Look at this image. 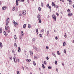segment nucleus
I'll return each instance as SVG.
<instances>
[{
	"label": "nucleus",
	"instance_id": "nucleus-1",
	"mask_svg": "<svg viewBox=\"0 0 74 74\" xmlns=\"http://www.w3.org/2000/svg\"><path fill=\"white\" fill-rule=\"evenodd\" d=\"M53 19H54L55 21L56 22V16H55V14H53L52 15Z\"/></svg>",
	"mask_w": 74,
	"mask_h": 74
},
{
	"label": "nucleus",
	"instance_id": "nucleus-2",
	"mask_svg": "<svg viewBox=\"0 0 74 74\" xmlns=\"http://www.w3.org/2000/svg\"><path fill=\"white\" fill-rule=\"evenodd\" d=\"M22 14L23 15H26V12L25 10H23L22 12Z\"/></svg>",
	"mask_w": 74,
	"mask_h": 74
},
{
	"label": "nucleus",
	"instance_id": "nucleus-3",
	"mask_svg": "<svg viewBox=\"0 0 74 74\" xmlns=\"http://www.w3.org/2000/svg\"><path fill=\"white\" fill-rule=\"evenodd\" d=\"M10 21V19H9V18H7L6 19V22L7 23H8L9 22V21Z\"/></svg>",
	"mask_w": 74,
	"mask_h": 74
},
{
	"label": "nucleus",
	"instance_id": "nucleus-4",
	"mask_svg": "<svg viewBox=\"0 0 74 74\" xmlns=\"http://www.w3.org/2000/svg\"><path fill=\"white\" fill-rule=\"evenodd\" d=\"M21 0H16V5L17 6L18 5V1H20Z\"/></svg>",
	"mask_w": 74,
	"mask_h": 74
},
{
	"label": "nucleus",
	"instance_id": "nucleus-5",
	"mask_svg": "<svg viewBox=\"0 0 74 74\" xmlns=\"http://www.w3.org/2000/svg\"><path fill=\"white\" fill-rule=\"evenodd\" d=\"M15 59H16V58L15 57H14L13 58V59H14V63H16V60L15 61Z\"/></svg>",
	"mask_w": 74,
	"mask_h": 74
},
{
	"label": "nucleus",
	"instance_id": "nucleus-6",
	"mask_svg": "<svg viewBox=\"0 0 74 74\" xmlns=\"http://www.w3.org/2000/svg\"><path fill=\"white\" fill-rule=\"evenodd\" d=\"M18 52H21V48H20V47H19L18 48Z\"/></svg>",
	"mask_w": 74,
	"mask_h": 74
},
{
	"label": "nucleus",
	"instance_id": "nucleus-7",
	"mask_svg": "<svg viewBox=\"0 0 74 74\" xmlns=\"http://www.w3.org/2000/svg\"><path fill=\"white\" fill-rule=\"evenodd\" d=\"M29 52L31 55H33V51H30Z\"/></svg>",
	"mask_w": 74,
	"mask_h": 74
},
{
	"label": "nucleus",
	"instance_id": "nucleus-8",
	"mask_svg": "<svg viewBox=\"0 0 74 74\" xmlns=\"http://www.w3.org/2000/svg\"><path fill=\"white\" fill-rule=\"evenodd\" d=\"M14 26L16 27V25H17L18 24L17 23H14Z\"/></svg>",
	"mask_w": 74,
	"mask_h": 74
},
{
	"label": "nucleus",
	"instance_id": "nucleus-9",
	"mask_svg": "<svg viewBox=\"0 0 74 74\" xmlns=\"http://www.w3.org/2000/svg\"><path fill=\"white\" fill-rule=\"evenodd\" d=\"M28 28L29 29H30L31 28V25H30V24H29L28 25Z\"/></svg>",
	"mask_w": 74,
	"mask_h": 74
},
{
	"label": "nucleus",
	"instance_id": "nucleus-10",
	"mask_svg": "<svg viewBox=\"0 0 74 74\" xmlns=\"http://www.w3.org/2000/svg\"><path fill=\"white\" fill-rule=\"evenodd\" d=\"M72 14H73V13H69L68 14V15L69 16H72Z\"/></svg>",
	"mask_w": 74,
	"mask_h": 74
},
{
	"label": "nucleus",
	"instance_id": "nucleus-11",
	"mask_svg": "<svg viewBox=\"0 0 74 74\" xmlns=\"http://www.w3.org/2000/svg\"><path fill=\"white\" fill-rule=\"evenodd\" d=\"M3 33H4L5 36H7V34L4 31L3 32Z\"/></svg>",
	"mask_w": 74,
	"mask_h": 74
},
{
	"label": "nucleus",
	"instance_id": "nucleus-12",
	"mask_svg": "<svg viewBox=\"0 0 74 74\" xmlns=\"http://www.w3.org/2000/svg\"><path fill=\"white\" fill-rule=\"evenodd\" d=\"M0 46L1 48H3V44L1 42H0Z\"/></svg>",
	"mask_w": 74,
	"mask_h": 74
},
{
	"label": "nucleus",
	"instance_id": "nucleus-13",
	"mask_svg": "<svg viewBox=\"0 0 74 74\" xmlns=\"http://www.w3.org/2000/svg\"><path fill=\"white\" fill-rule=\"evenodd\" d=\"M68 1L69 2V4H70V5H71V2H72V1L71 0H68Z\"/></svg>",
	"mask_w": 74,
	"mask_h": 74
},
{
	"label": "nucleus",
	"instance_id": "nucleus-14",
	"mask_svg": "<svg viewBox=\"0 0 74 74\" xmlns=\"http://www.w3.org/2000/svg\"><path fill=\"white\" fill-rule=\"evenodd\" d=\"M8 27L7 26V25H6L5 27V30H8Z\"/></svg>",
	"mask_w": 74,
	"mask_h": 74
},
{
	"label": "nucleus",
	"instance_id": "nucleus-15",
	"mask_svg": "<svg viewBox=\"0 0 74 74\" xmlns=\"http://www.w3.org/2000/svg\"><path fill=\"white\" fill-rule=\"evenodd\" d=\"M26 24H25L23 25V29H25L26 28Z\"/></svg>",
	"mask_w": 74,
	"mask_h": 74
},
{
	"label": "nucleus",
	"instance_id": "nucleus-16",
	"mask_svg": "<svg viewBox=\"0 0 74 74\" xmlns=\"http://www.w3.org/2000/svg\"><path fill=\"white\" fill-rule=\"evenodd\" d=\"M37 18L38 19L40 18V14H38V15L37 16Z\"/></svg>",
	"mask_w": 74,
	"mask_h": 74
},
{
	"label": "nucleus",
	"instance_id": "nucleus-17",
	"mask_svg": "<svg viewBox=\"0 0 74 74\" xmlns=\"http://www.w3.org/2000/svg\"><path fill=\"white\" fill-rule=\"evenodd\" d=\"M52 54L53 56H54L55 57H56V55H55V53H54L53 52L52 53Z\"/></svg>",
	"mask_w": 74,
	"mask_h": 74
},
{
	"label": "nucleus",
	"instance_id": "nucleus-18",
	"mask_svg": "<svg viewBox=\"0 0 74 74\" xmlns=\"http://www.w3.org/2000/svg\"><path fill=\"white\" fill-rule=\"evenodd\" d=\"M57 55H60V53L58 51L57 52Z\"/></svg>",
	"mask_w": 74,
	"mask_h": 74
},
{
	"label": "nucleus",
	"instance_id": "nucleus-19",
	"mask_svg": "<svg viewBox=\"0 0 74 74\" xmlns=\"http://www.w3.org/2000/svg\"><path fill=\"white\" fill-rule=\"evenodd\" d=\"M38 20L39 21V23H41V20L40 19V18H38Z\"/></svg>",
	"mask_w": 74,
	"mask_h": 74
},
{
	"label": "nucleus",
	"instance_id": "nucleus-20",
	"mask_svg": "<svg viewBox=\"0 0 74 74\" xmlns=\"http://www.w3.org/2000/svg\"><path fill=\"white\" fill-rule=\"evenodd\" d=\"M14 47H16H16H17V45H16V43H14Z\"/></svg>",
	"mask_w": 74,
	"mask_h": 74
},
{
	"label": "nucleus",
	"instance_id": "nucleus-21",
	"mask_svg": "<svg viewBox=\"0 0 74 74\" xmlns=\"http://www.w3.org/2000/svg\"><path fill=\"white\" fill-rule=\"evenodd\" d=\"M33 48H34V49L36 50H37V47H34V46H33Z\"/></svg>",
	"mask_w": 74,
	"mask_h": 74
},
{
	"label": "nucleus",
	"instance_id": "nucleus-22",
	"mask_svg": "<svg viewBox=\"0 0 74 74\" xmlns=\"http://www.w3.org/2000/svg\"><path fill=\"white\" fill-rule=\"evenodd\" d=\"M2 28H0V32L1 33H2Z\"/></svg>",
	"mask_w": 74,
	"mask_h": 74
},
{
	"label": "nucleus",
	"instance_id": "nucleus-23",
	"mask_svg": "<svg viewBox=\"0 0 74 74\" xmlns=\"http://www.w3.org/2000/svg\"><path fill=\"white\" fill-rule=\"evenodd\" d=\"M21 36H23V32L22 31H21Z\"/></svg>",
	"mask_w": 74,
	"mask_h": 74
},
{
	"label": "nucleus",
	"instance_id": "nucleus-24",
	"mask_svg": "<svg viewBox=\"0 0 74 74\" xmlns=\"http://www.w3.org/2000/svg\"><path fill=\"white\" fill-rule=\"evenodd\" d=\"M14 39L15 40H16V35H14Z\"/></svg>",
	"mask_w": 74,
	"mask_h": 74
},
{
	"label": "nucleus",
	"instance_id": "nucleus-25",
	"mask_svg": "<svg viewBox=\"0 0 74 74\" xmlns=\"http://www.w3.org/2000/svg\"><path fill=\"white\" fill-rule=\"evenodd\" d=\"M36 32L37 34H38V29H36Z\"/></svg>",
	"mask_w": 74,
	"mask_h": 74
},
{
	"label": "nucleus",
	"instance_id": "nucleus-26",
	"mask_svg": "<svg viewBox=\"0 0 74 74\" xmlns=\"http://www.w3.org/2000/svg\"><path fill=\"white\" fill-rule=\"evenodd\" d=\"M42 66L43 69H45V66H44V65L43 64H42Z\"/></svg>",
	"mask_w": 74,
	"mask_h": 74
},
{
	"label": "nucleus",
	"instance_id": "nucleus-27",
	"mask_svg": "<svg viewBox=\"0 0 74 74\" xmlns=\"http://www.w3.org/2000/svg\"><path fill=\"white\" fill-rule=\"evenodd\" d=\"M2 10H5V7H3L2 8Z\"/></svg>",
	"mask_w": 74,
	"mask_h": 74
},
{
	"label": "nucleus",
	"instance_id": "nucleus-28",
	"mask_svg": "<svg viewBox=\"0 0 74 74\" xmlns=\"http://www.w3.org/2000/svg\"><path fill=\"white\" fill-rule=\"evenodd\" d=\"M48 69H49V70H51L52 69V67L51 66H49L48 67Z\"/></svg>",
	"mask_w": 74,
	"mask_h": 74
},
{
	"label": "nucleus",
	"instance_id": "nucleus-29",
	"mask_svg": "<svg viewBox=\"0 0 74 74\" xmlns=\"http://www.w3.org/2000/svg\"><path fill=\"white\" fill-rule=\"evenodd\" d=\"M41 5L42 7L44 6V4H43V3H42V2H41Z\"/></svg>",
	"mask_w": 74,
	"mask_h": 74
},
{
	"label": "nucleus",
	"instance_id": "nucleus-30",
	"mask_svg": "<svg viewBox=\"0 0 74 74\" xmlns=\"http://www.w3.org/2000/svg\"><path fill=\"white\" fill-rule=\"evenodd\" d=\"M66 49H64V53H66Z\"/></svg>",
	"mask_w": 74,
	"mask_h": 74
},
{
	"label": "nucleus",
	"instance_id": "nucleus-31",
	"mask_svg": "<svg viewBox=\"0 0 74 74\" xmlns=\"http://www.w3.org/2000/svg\"><path fill=\"white\" fill-rule=\"evenodd\" d=\"M64 36L65 38H66V37H67V35L66 33H65V35H64Z\"/></svg>",
	"mask_w": 74,
	"mask_h": 74
},
{
	"label": "nucleus",
	"instance_id": "nucleus-32",
	"mask_svg": "<svg viewBox=\"0 0 74 74\" xmlns=\"http://www.w3.org/2000/svg\"><path fill=\"white\" fill-rule=\"evenodd\" d=\"M12 52L13 53H15V50L14 49H13L12 51Z\"/></svg>",
	"mask_w": 74,
	"mask_h": 74
},
{
	"label": "nucleus",
	"instance_id": "nucleus-33",
	"mask_svg": "<svg viewBox=\"0 0 74 74\" xmlns=\"http://www.w3.org/2000/svg\"><path fill=\"white\" fill-rule=\"evenodd\" d=\"M65 45H66V42H64L63 43V46H64H64H65Z\"/></svg>",
	"mask_w": 74,
	"mask_h": 74
},
{
	"label": "nucleus",
	"instance_id": "nucleus-34",
	"mask_svg": "<svg viewBox=\"0 0 74 74\" xmlns=\"http://www.w3.org/2000/svg\"><path fill=\"white\" fill-rule=\"evenodd\" d=\"M33 64L34 66H36V62L35 61H33Z\"/></svg>",
	"mask_w": 74,
	"mask_h": 74
},
{
	"label": "nucleus",
	"instance_id": "nucleus-35",
	"mask_svg": "<svg viewBox=\"0 0 74 74\" xmlns=\"http://www.w3.org/2000/svg\"><path fill=\"white\" fill-rule=\"evenodd\" d=\"M55 4H54V3H53V2L52 3V7H53V6Z\"/></svg>",
	"mask_w": 74,
	"mask_h": 74
},
{
	"label": "nucleus",
	"instance_id": "nucleus-36",
	"mask_svg": "<svg viewBox=\"0 0 74 74\" xmlns=\"http://www.w3.org/2000/svg\"><path fill=\"white\" fill-rule=\"evenodd\" d=\"M44 63L45 65H46V64H47V62L45 61H44Z\"/></svg>",
	"mask_w": 74,
	"mask_h": 74
},
{
	"label": "nucleus",
	"instance_id": "nucleus-37",
	"mask_svg": "<svg viewBox=\"0 0 74 74\" xmlns=\"http://www.w3.org/2000/svg\"><path fill=\"white\" fill-rule=\"evenodd\" d=\"M39 36L40 37H42V35L41 34H39Z\"/></svg>",
	"mask_w": 74,
	"mask_h": 74
},
{
	"label": "nucleus",
	"instance_id": "nucleus-38",
	"mask_svg": "<svg viewBox=\"0 0 74 74\" xmlns=\"http://www.w3.org/2000/svg\"><path fill=\"white\" fill-rule=\"evenodd\" d=\"M55 64H58V63H57V61L56 60L55 61Z\"/></svg>",
	"mask_w": 74,
	"mask_h": 74
},
{
	"label": "nucleus",
	"instance_id": "nucleus-39",
	"mask_svg": "<svg viewBox=\"0 0 74 74\" xmlns=\"http://www.w3.org/2000/svg\"><path fill=\"white\" fill-rule=\"evenodd\" d=\"M34 59H36V60L37 59V56H35L34 57Z\"/></svg>",
	"mask_w": 74,
	"mask_h": 74
},
{
	"label": "nucleus",
	"instance_id": "nucleus-40",
	"mask_svg": "<svg viewBox=\"0 0 74 74\" xmlns=\"http://www.w3.org/2000/svg\"><path fill=\"white\" fill-rule=\"evenodd\" d=\"M44 29H42L41 30V32L42 33H43L44 32Z\"/></svg>",
	"mask_w": 74,
	"mask_h": 74
},
{
	"label": "nucleus",
	"instance_id": "nucleus-41",
	"mask_svg": "<svg viewBox=\"0 0 74 74\" xmlns=\"http://www.w3.org/2000/svg\"><path fill=\"white\" fill-rule=\"evenodd\" d=\"M49 34V31H48L47 32V35H48V34Z\"/></svg>",
	"mask_w": 74,
	"mask_h": 74
},
{
	"label": "nucleus",
	"instance_id": "nucleus-42",
	"mask_svg": "<svg viewBox=\"0 0 74 74\" xmlns=\"http://www.w3.org/2000/svg\"><path fill=\"white\" fill-rule=\"evenodd\" d=\"M35 40H36V39H35V38H33L32 39L33 41H35Z\"/></svg>",
	"mask_w": 74,
	"mask_h": 74
},
{
	"label": "nucleus",
	"instance_id": "nucleus-43",
	"mask_svg": "<svg viewBox=\"0 0 74 74\" xmlns=\"http://www.w3.org/2000/svg\"><path fill=\"white\" fill-rule=\"evenodd\" d=\"M49 6V4L48 3L47 4V7L48 8Z\"/></svg>",
	"mask_w": 74,
	"mask_h": 74
},
{
	"label": "nucleus",
	"instance_id": "nucleus-44",
	"mask_svg": "<svg viewBox=\"0 0 74 74\" xmlns=\"http://www.w3.org/2000/svg\"><path fill=\"white\" fill-rule=\"evenodd\" d=\"M7 33H10V30H8L7 31Z\"/></svg>",
	"mask_w": 74,
	"mask_h": 74
},
{
	"label": "nucleus",
	"instance_id": "nucleus-45",
	"mask_svg": "<svg viewBox=\"0 0 74 74\" xmlns=\"http://www.w3.org/2000/svg\"><path fill=\"white\" fill-rule=\"evenodd\" d=\"M41 9L40 8V7H39L38 8L39 11H41Z\"/></svg>",
	"mask_w": 74,
	"mask_h": 74
},
{
	"label": "nucleus",
	"instance_id": "nucleus-46",
	"mask_svg": "<svg viewBox=\"0 0 74 74\" xmlns=\"http://www.w3.org/2000/svg\"><path fill=\"white\" fill-rule=\"evenodd\" d=\"M56 15L57 16H59V13H58V12H56Z\"/></svg>",
	"mask_w": 74,
	"mask_h": 74
},
{
	"label": "nucleus",
	"instance_id": "nucleus-47",
	"mask_svg": "<svg viewBox=\"0 0 74 74\" xmlns=\"http://www.w3.org/2000/svg\"><path fill=\"white\" fill-rule=\"evenodd\" d=\"M46 48L47 49H49L48 48V46H46Z\"/></svg>",
	"mask_w": 74,
	"mask_h": 74
},
{
	"label": "nucleus",
	"instance_id": "nucleus-48",
	"mask_svg": "<svg viewBox=\"0 0 74 74\" xmlns=\"http://www.w3.org/2000/svg\"><path fill=\"white\" fill-rule=\"evenodd\" d=\"M15 7H14L13 8V9H12V10L13 11H15Z\"/></svg>",
	"mask_w": 74,
	"mask_h": 74
},
{
	"label": "nucleus",
	"instance_id": "nucleus-49",
	"mask_svg": "<svg viewBox=\"0 0 74 74\" xmlns=\"http://www.w3.org/2000/svg\"><path fill=\"white\" fill-rule=\"evenodd\" d=\"M55 39L56 40H58V38L57 36H56L55 37Z\"/></svg>",
	"mask_w": 74,
	"mask_h": 74
},
{
	"label": "nucleus",
	"instance_id": "nucleus-50",
	"mask_svg": "<svg viewBox=\"0 0 74 74\" xmlns=\"http://www.w3.org/2000/svg\"><path fill=\"white\" fill-rule=\"evenodd\" d=\"M16 23V22H15V21H13V24H14V23Z\"/></svg>",
	"mask_w": 74,
	"mask_h": 74
},
{
	"label": "nucleus",
	"instance_id": "nucleus-51",
	"mask_svg": "<svg viewBox=\"0 0 74 74\" xmlns=\"http://www.w3.org/2000/svg\"><path fill=\"white\" fill-rule=\"evenodd\" d=\"M46 59L47 60H48V59H49V58H48V56L47 57Z\"/></svg>",
	"mask_w": 74,
	"mask_h": 74
},
{
	"label": "nucleus",
	"instance_id": "nucleus-52",
	"mask_svg": "<svg viewBox=\"0 0 74 74\" xmlns=\"http://www.w3.org/2000/svg\"><path fill=\"white\" fill-rule=\"evenodd\" d=\"M67 12H70V9H68L67 10Z\"/></svg>",
	"mask_w": 74,
	"mask_h": 74
},
{
	"label": "nucleus",
	"instance_id": "nucleus-53",
	"mask_svg": "<svg viewBox=\"0 0 74 74\" xmlns=\"http://www.w3.org/2000/svg\"><path fill=\"white\" fill-rule=\"evenodd\" d=\"M17 74H19V71H18L17 72Z\"/></svg>",
	"mask_w": 74,
	"mask_h": 74
},
{
	"label": "nucleus",
	"instance_id": "nucleus-54",
	"mask_svg": "<svg viewBox=\"0 0 74 74\" xmlns=\"http://www.w3.org/2000/svg\"><path fill=\"white\" fill-rule=\"evenodd\" d=\"M56 8H58L59 7V6L58 5H57L56 6Z\"/></svg>",
	"mask_w": 74,
	"mask_h": 74
},
{
	"label": "nucleus",
	"instance_id": "nucleus-55",
	"mask_svg": "<svg viewBox=\"0 0 74 74\" xmlns=\"http://www.w3.org/2000/svg\"><path fill=\"white\" fill-rule=\"evenodd\" d=\"M48 8H49V9H51V6H49Z\"/></svg>",
	"mask_w": 74,
	"mask_h": 74
},
{
	"label": "nucleus",
	"instance_id": "nucleus-56",
	"mask_svg": "<svg viewBox=\"0 0 74 74\" xmlns=\"http://www.w3.org/2000/svg\"><path fill=\"white\" fill-rule=\"evenodd\" d=\"M56 71H57L58 72V68H56Z\"/></svg>",
	"mask_w": 74,
	"mask_h": 74
},
{
	"label": "nucleus",
	"instance_id": "nucleus-57",
	"mask_svg": "<svg viewBox=\"0 0 74 74\" xmlns=\"http://www.w3.org/2000/svg\"><path fill=\"white\" fill-rule=\"evenodd\" d=\"M27 62H29V60H28V59H27Z\"/></svg>",
	"mask_w": 74,
	"mask_h": 74
},
{
	"label": "nucleus",
	"instance_id": "nucleus-58",
	"mask_svg": "<svg viewBox=\"0 0 74 74\" xmlns=\"http://www.w3.org/2000/svg\"><path fill=\"white\" fill-rule=\"evenodd\" d=\"M19 16H22V14H19Z\"/></svg>",
	"mask_w": 74,
	"mask_h": 74
},
{
	"label": "nucleus",
	"instance_id": "nucleus-59",
	"mask_svg": "<svg viewBox=\"0 0 74 74\" xmlns=\"http://www.w3.org/2000/svg\"><path fill=\"white\" fill-rule=\"evenodd\" d=\"M9 59H11V60H12V57H10Z\"/></svg>",
	"mask_w": 74,
	"mask_h": 74
},
{
	"label": "nucleus",
	"instance_id": "nucleus-60",
	"mask_svg": "<svg viewBox=\"0 0 74 74\" xmlns=\"http://www.w3.org/2000/svg\"><path fill=\"white\" fill-rule=\"evenodd\" d=\"M22 68L23 69V70H24V67H23V66H22Z\"/></svg>",
	"mask_w": 74,
	"mask_h": 74
},
{
	"label": "nucleus",
	"instance_id": "nucleus-61",
	"mask_svg": "<svg viewBox=\"0 0 74 74\" xmlns=\"http://www.w3.org/2000/svg\"><path fill=\"white\" fill-rule=\"evenodd\" d=\"M21 2L23 3L24 2V0H21Z\"/></svg>",
	"mask_w": 74,
	"mask_h": 74
},
{
	"label": "nucleus",
	"instance_id": "nucleus-62",
	"mask_svg": "<svg viewBox=\"0 0 74 74\" xmlns=\"http://www.w3.org/2000/svg\"><path fill=\"white\" fill-rule=\"evenodd\" d=\"M60 1H62L63 3H64V0H60Z\"/></svg>",
	"mask_w": 74,
	"mask_h": 74
},
{
	"label": "nucleus",
	"instance_id": "nucleus-63",
	"mask_svg": "<svg viewBox=\"0 0 74 74\" xmlns=\"http://www.w3.org/2000/svg\"><path fill=\"white\" fill-rule=\"evenodd\" d=\"M26 68L27 69V70H29V68L26 67Z\"/></svg>",
	"mask_w": 74,
	"mask_h": 74
},
{
	"label": "nucleus",
	"instance_id": "nucleus-64",
	"mask_svg": "<svg viewBox=\"0 0 74 74\" xmlns=\"http://www.w3.org/2000/svg\"><path fill=\"white\" fill-rule=\"evenodd\" d=\"M6 23V25H8V23Z\"/></svg>",
	"mask_w": 74,
	"mask_h": 74
}]
</instances>
